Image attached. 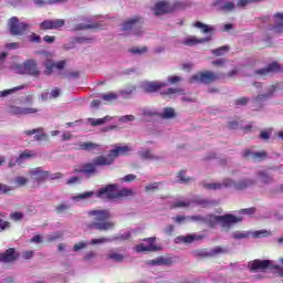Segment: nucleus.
Masks as SVG:
<instances>
[{
  "label": "nucleus",
  "instance_id": "1",
  "mask_svg": "<svg viewBox=\"0 0 283 283\" xmlns=\"http://www.w3.org/2000/svg\"><path fill=\"white\" fill-rule=\"evenodd\" d=\"M132 148L128 146H116L114 149L109 150L107 156H97L93 159L92 163H86L81 166L80 169H75L76 174H84L86 178H92V176H96L98 170L96 167H109V165H114V161L118 156H128Z\"/></svg>",
  "mask_w": 283,
  "mask_h": 283
},
{
  "label": "nucleus",
  "instance_id": "2",
  "mask_svg": "<svg viewBox=\"0 0 283 283\" xmlns=\"http://www.w3.org/2000/svg\"><path fill=\"white\" fill-rule=\"evenodd\" d=\"M87 216L93 218V221L85 224L87 231H112L116 227V222L109 221L112 212L107 209L91 210Z\"/></svg>",
  "mask_w": 283,
  "mask_h": 283
},
{
  "label": "nucleus",
  "instance_id": "3",
  "mask_svg": "<svg viewBox=\"0 0 283 283\" xmlns=\"http://www.w3.org/2000/svg\"><path fill=\"white\" fill-rule=\"evenodd\" d=\"M132 196H134V190L127 188L118 190V186L116 185H107L96 192V197L102 198L103 200H118Z\"/></svg>",
  "mask_w": 283,
  "mask_h": 283
},
{
  "label": "nucleus",
  "instance_id": "4",
  "mask_svg": "<svg viewBox=\"0 0 283 283\" xmlns=\"http://www.w3.org/2000/svg\"><path fill=\"white\" fill-rule=\"evenodd\" d=\"M30 176L35 182H45V180H59L63 178V174H52L49 170H43L42 167L34 168L30 171Z\"/></svg>",
  "mask_w": 283,
  "mask_h": 283
},
{
  "label": "nucleus",
  "instance_id": "5",
  "mask_svg": "<svg viewBox=\"0 0 283 283\" xmlns=\"http://www.w3.org/2000/svg\"><path fill=\"white\" fill-rule=\"evenodd\" d=\"M8 25L12 36H23V34H28L30 30V24L19 21L18 17H12L9 20Z\"/></svg>",
  "mask_w": 283,
  "mask_h": 283
},
{
  "label": "nucleus",
  "instance_id": "6",
  "mask_svg": "<svg viewBox=\"0 0 283 283\" xmlns=\"http://www.w3.org/2000/svg\"><path fill=\"white\" fill-rule=\"evenodd\" d=\"M220 80V75L211 71H203L192 75L189 83H202L203 85H209L210 83H216Z\"/></svg>",
  "mask_w": 283,
  "mask_h": 283
},
{
  "label": "nucleus",
  "instance_id": "7",
  "mask_svg": "<svg viewBox=\"0 0 283 283\" xmlns=\"http://www.w3.org/2000/svg\"><path fill=\"white\" fill-rule=\"evenodd\" d=\"M277 91V85L272 84L266 88L265 93L256 95L254 98H252V105L253 107H259V109H262V103H265V101H269V98H273V95Z\"/></svg>",
  "mask_w": 283,
  "mask_h": 283
},
{
  "label": "nucleus",
  "instance_id": "8",
  "mask_svg": "<svg viewBox=\"0 0 283 283\" xmlns=\"http://www.w3.org/2000/svg\"><path fill=\"white\" fill-rule=\"evenodd\" d=\"M214 222H218L222 229H231L233 224L242 222V217H237L235 214L227 213L223 216H216Z\"/></svg>",
  "mask_w": 283,
  "mask_h": 283
},
{
  "label": "nucleus",
  "instance_id": "9",
  "mask_svg": "<svg viewBox=\"0 0 283 283\" xmlns=\"http://www.w3.org/2000/svg\"><path fill=\"white\" fill-rule=\"evenodd\" d=\"M143 242H147L148 245H145V243L137 244L134 250L136 253H147V251L154 252V251H160V248L156 245V237H150L143 239Z\"/></svg>",
  "mask_w": 283,
  "mask_h": 283
},
{
  "label": "nucleus",
  "instance_id": "10",
  "mask_svg": "<svg viewBox=\"0 0 283 283\" xmlns=\"http://www.w3.org/2000/svg\"><path fill=\"white\" fill-rule=\"evenodd\" d=\"M251 273H265L271 269V260H254L249 263Z\"/></svg>",
  "mask_w": 283,
  "mask_h": 283
},
{
  "label": "nucleus",
  "instance_id": "11",
  "mask_svg": "<svg viewBox=\"0 0 283 283\" xmlns=\"http://www.w3.org/2000/svg\"><path fill=\"white\" fill-rule=\"evenodd\" d=\"M154 12L156 17H160V14H168L169 12H176V4H171L167 0H161L155 4Z\"/></svg>",
  "mask_w": 283,
  "mask_h": 283
},
{
  "label": "nucleus",
  "instance_id": "12",
  "mask_svg": "<svg viewBox=\"0 0 283 283\" xmlns=\"http://www.w3.org/2000/svg\"><path fill=\"white\" fill-rule=\"evenodd\" d=\"M19 67L21 74H29L30 76H35V78L41 74V71L36 67V62L34 60H28Z\"/></svg>",
  "mask_w": 283,
  "mask_h": 283
},
{
  "label": "nucleus",
  "instance_id": "13",
  "mask_svg": "<svg viewBox=\"0 0 283 283\" xmlns=\"http://www.w3.org/2000/svg\"><path fill=\"white\" fill-rule=\"evenodd\" d=\"M143 23H145V19H143V17H140V15H135V17L126 20L125 22H123L122 30L124 32H127L129 30H134V28H140V25H143Z\"/></svg>",
  "mask_w": 283,
  "mask_h": 283
},
{
  "label": "nucleus",
  "instance_id": "14",
  "mask_svg": "<svg viewBox=\"0 0 283 283\" xmlns=\"http://www.w3.org/2000/svg\"><path fill=\"white\" fill-rule=\"evenodd\" d=\"M269 154H266V150L251 151L250 149H247L243 151V158L253 160L254 163H262V160H266Z\"/></svg>",
  "mask_w": 283,
  "mask_h": 283
},
{
  "label": "nucleus",
  "instance_id": "15",
  "mask_svg": "<svg viewBox=\"0 0 283 283\" xmlns=\"http://www.w3.org/2000/svg\"><path fill=\"white\" fill-rule=\"evenodd\" d=\"M280 70H281L280 63L272 62L263 69L255 70L254 74H256L258 76H270V74H275L280 72Z\"/></svg>",
  "mask_w": 283,
  "mask_h": 283
},
{
  "label": "nucleus",
  "instance_id": "16",
  "mask_svg": "<svg viewBox=\"0 0 283 283\" xmlns=\"http://www.w3.org/2000/svg\"><path fill=\"white\" fill-rule=\"evenodd\" d=\"M20 258L19 252L17 249L9 248L4 252L0 253V262H4L6 264H10L11 262H17Z\"/></svg>",
  "mask_w": 283,
  "mask_h": 283
},
{
  "label": "nucleus",
  "instance_id": "17",
  "mask_svg": "<svg viewBox=\"0 0 283 283\" xmlns=\"http://www.w3.org/2000/svg\"><path fill=\"white\" fill-rule=\"evenodd\" d=\"M63 25H65V20L63 19L44 20L40 23V30H59L60 28H63Z\"/></svg>",
  "mask_w": 283,
  "mask_h": 283
},
{
  "label": "nucleus",
  "instance_id": "18",
  "mask_svg": "<svg viewBox=\"0 0 283 283\" xmlns=\"http://www.w3.org/2000/svg\"><path fill=\"white\" fill-rule=\"evenodd\" d=\"M166 85V83L160 82H145L142 87L146 94H154L155 92H160Z\"/></svg>",
  "mask_w": 283,
  "mask_h": 283
},
{
  "label": "nucleus",
  "instance_id": "19",
  "mask_svg": "<svg viewBox=\"0 0 283 283\" xmlns=\"http://www.w3.org/2000/svg\"><path fill=\"white\" fill-rule=\"evenodd\" d=\"M274 18V25L270 28L272 34H282L283 32V13H275Z\"/></svg>",
  "mask_w": 283,
  "mask_h": 283
},
{
  "label": "nucleus",
  "instance_id": "20",
  "mask_svg": "<svg viewBox=\"0 0 283 283\" xmlns=\"http://www.w3.org/2000/svg\"><path fill=\"white\" fill-rule=\"evenodd\" d=\"M211 41V36L209 38H202V39H196V36H188L186 38L182 43L184 45H187L188 48H193V45H198L200 43H209Z\"/></svg>",
  "mask_w": 283,
  "mask_h": 283
},
{
  "label": "nucleus",
  "instance_id": "21",
  "mask_svg": "<svg viewBox=\"0 0 283 283\" xmlns=\"http://www.w3.org/2000/svg\"><path fill=\"white\" fill-rule=\"evenodd\" d=\"M25 136H32L34 134H38L34 136V140L41 142V140H48V135L43 133V128H33L31 130H24Z\"/></svg>",
  "mask_w": 283,
  "mask_h": 283
},
{
  "label": "nucleus",
  "instance_id": "22",
  "mask_svg": "<svg viewBox=\"0 0 283 283\" xmlns=\"http://www.w3.org/2000/svg\"><path fill=\"white\" fill-rule=\"evenodd\" d=\"M78 147L82 149V151H98L101 149V145L92 142H82L78 144Z\"/></svg>",
  "mask_w": 283,
  "mask_h": 283
},
{
  "label": "nucleus",
  "instance_id": "23",
  "mask_svg": "<svg viewBox=\"0 0 283 283\" xmlns=\"http://www.w3.org/2000/svg\"><path fill=\"white\" fill-rule=\"evenodd\" d=\"M255 180L253 179H243L234 184V189L242 190L248 189V187H253Z\"/></svg>",
  "mask_w": 283,
  "mask_h": 283
},
{
  "label": "nucleus",
  "instance_id": "24",
  "mask_svg": "<svg viewBox=\"0 0 283 283\" xmlns=\"http://www.w3.org/2000/svg\"><path fill=\"white\" fill-rule=\"evenodd\" d=\"M36 155L32 154V150H24L22 154L19 155V157L15 159V163L18 165H21V163H23V160L28 159V158H35Z\"/></svg>",
  "mask_w": 283,
  "mask_h": 283
},
{
  "label": "nucleus",
  "instance_id": "25",
  "mask_svg": "<svg viewBox=\"0 0 283 283\" xmlns=\"http://www.w3.org/2000/svg\"><path fill=\"white\" fill-rule=\"evenodd\" d=\"M72 209V205L67 201H62L55 207L56 213H65V211H70Z\"/></svg>",
  "mask_w": 283,
  "mask_h": 283
},
{
  "label": "nucleus",
  "instance_id": "26",
  "mask_svg": "<svg viewBox=\"0 0 283 283\" xmlns=\"http://www.w3.org/2000/svg\"><path fill=\"white\" fill-rule=\"evenodd\" d=\"M160 185H163L161 181H157V182H150L148 185H146L145 187V191L146 193H154L156 191H158V189H160Z\"/></svg>",
  "mask_w": 283,
  "mask_h": 283
},
{
  "label": "nucleus",
  "instance_id": "27",
  "mask_svg": "<svg viewBox=\"0 0 283 283\" xmlns=\"http://www.w3.org/2000/svg\"><path fill=\"white\" fill-rule=\"evenodd\" d=\"M203 189H208L209 191H220L222 189V184L212 182V184H202Z\"/></svg>",
  "mask_w": 283,
  "mask_h": 283
},
{
  "label": "nucleus",
  "instance_id": "28",
  "mask_svg": "<svg viewBox=\"0 0 283 283\" xmlns=\"http://www.w3.org/2000/svg\"><path fill=\"white\" fill-rule=\"evenodd\" d=\"M44 67H45L44 74L50 76V74L54 72V67H56V63H54L52 60H46L44 62Z\"/></svg>",
  "mask_w": 283,
  "mask_h": 283
},
{
  "label": "nucleus",
  "instance_id": "29",
  "mask_svg": "<svg viewBox=\"0 0 283 283\" xmlns=\"http://www.w3.org/2000/svg\"><path fill=\"white\" fill-rule=\"evenodd\" d=\"M160 94L163 96H171L174 94H185L184 88H167L166 91H161Z\"/></svg>",
  "mask_w": 283,
  "mask_h": 283
},
{
  "label": "nucleus",
  "instance_id": "30",
  "mask_svg": "<svg viewBox=\"0 0 283 283\" xmlns=\"http://www.w3.org/2000/svg\"><path fill=\"white\" fill-rule=\"evenodd\" d=\"M193 25L195 28H199L203 34H208V32H213L214 30L213 27H209L200 21H197Z\"/></svg>",
  "mask_w": 283,
  "mask_h": 283
},
{
  "label": "nucleus",
  "instance_id": "31",
  "mask_svg": "<svg viewBox=\"0 0 283 283\" xmlns=\"http://www.w3.org/2000/svg\"><path fill=\"white\" fill-rule=\"evenodd\" d=\"M227 52H229V46L223 45L218 49H213L211 51V54H213V56H224V54H227Z\"/></svg>",
  "mask_w": 283,
  "mask_h": 283
},
{
  "label": "nucleus",
  "instance_id": "32",
  "mask_svg": "<svg viewBox=\"0 0 283 283\" xmlns=\"http://www.w3.org/2000/svg\"><path fill=\"white\" fill-rule=\"evenodd\" d=\"M159 266H171L174 264V258L171 256H158Z\"/></svg>",
  "mask_w": 283,
  "mask_h": 283
},
{
  "label": "nucleus",
  "instance_id": "33",
  "mask_svg": "<svg viewBox=\"0 0 283 283\" xmlns=\"http://www.w3.org/2000/svg\"><path fill=\"white\" fill-rule=\"evenodd\" d=\"M259 178H261V182L264 185H269V182H273V178L266 174V171H259L258 172Z\"/></svg>",
  "mask_w": 283,
  "mask_h": 283
},
{
  "label": "nucleus",
  "instance_id": "34",
  "mask_svg": "<svg viewBox=\"0 0 283 283\" xmlns=\"http://www.w3.org/2000/svg\"><path fill=\"white\" fill-rule=\"evenodd\" d=\"M140 158H143L144 160H154L156 158V156H154V154H151V150L146 149V150H142L139 153Z\"/></svg>",
  "mask_w": 283,
  "mask_h": 283
},
{
  "label": "nucleus",
  "instance_id": "35",
  "mask_svg": "<svg viewBox=\"0 0 283 283\" xmlns=\"http://www.w3.org/2000/svg\"><path fill=\"white\" fill-rule=\"evenodd\" d=\"M219 10H221V12H232V10H235V3L226 2L223 6L219 7Z\"/></svg>",
  "mask_w": 283,
  "mask_h": 283
},
{
  "label": "nucleus",
  "instance_id": "36",
  "mask_svg": "<svg viewBox=\"0 0 283 283\" xmlns=\"http://www.w3.org/2000/svg\"><path fill=\"white\" fill-rule=\"evenodd\" d=\"M174 116H176V111L171 107L165 108L161 114V118H174Z\"/></svg>",
  "mask_w": 283,
  "mask_h": 283
},
{
  "label": "nucleus",
  "instance_id": "37",
  "mask_svg": "<svg viewBox=\"0 0 283 283\" xmlns=\"http://www.w3.org/2000/svg\"><path fill=\"white\" fill-rule=\"evenodd\" d=\"M251 98L249 97H239L234 101L235 107H244V105H249Z\"/></svg>",
  "mask_w": 283,
  "mask_h": 283
},
{
  "label": "nucleus",
  "instance_id": "38",
  "mask_svg": "<svg viewBox=\"0 0 283 283\" xmlns=\"http://www.w3.org/2000/svg\"><path fill=\"white\" fill-rule=\"evenodd\" d=\"M3 218H6V213H0V231H6V229H10V222L4 221Z\"/></svg>",
  "mask_w": 283,
  "mask_h": 283
},
{
  "label": "nucleus",
  "instance_id": "39",
  "mask_svg": "<svg viewBox=\"0 0 283 283\" xmlns=\"http://www.w3.org/2000/svg\"><path fill=\"white\" fill-rule=\"evenodd\" d=\"M195 255L196 258H211V251H208L207 249L196 250Z\"/></svg>",
  "mask_w": 283,
  "mask_h": 283
},
{
  "label": "nucleus",
  "instance_id": "40",
  "mask_svg": "<svg viewBox=\"0 0 283 283\" xmlns=\"http://www.w3.org/2000/svg\"><path fill=\"white\" fill-rule=\"evenodd\" d=\"M187 171L181 170L178 172L177 178L179 179V182H182L187 185V182H190L191 177H186Z\"/></svg>",
  "mask_w": 283,
  "mask_h": 283
},
{
  "label": "nucleus",
  "instance_id": "41",
  "mask_svg": "<svg viewBox=\"0 0 283 283\" xmlns=\"http://www.w3.org/2000/svg\"><path fill=\"white\" fill-rule=\"evenodd\" d=\"M107 258L108 260H114V262H123L125 260V255L119 253H111Z\"/></svg>",
  "mask_w": 283,
  "mask_h": 283
},
{
  "label": "nucleus",
  "instance_id": "42",
  "mask_svg": "<svg viewBox=\"0 0 283 283\" xmlns=\"http://www.w3.org/2000/svg\"><path fill=\"white\" fill-rule=\"evenodd\" d=\"M92 196H94V191H86L73 197V200H85L87 198H92Z\"/></svg>",
  "mask_w": 283,
  "mask_h": 283
},
{
  "label": "nucleus",
  "instance_id": "43",
  "mask_svg": "<svg viewBox=\"0 0 283 283\" xmlns=\"http://www.w3.org/2000/svg\"><path fill=\"white\" fill-rule=\"evenodd\" d=\"M19 90H23V86H19V87L1 91L0 92V97L10 96V94H14V92H17Z\"/></svg>",
  "mask_w": 283,
  "mask_h": 283
},
{
  "label": "nucleus",
  "instance_id": "44",
  "mask_svg": "<svg viewBox=\"0 0 283 283\" xmlns=\"http://www.w3.org/2000/svg\"><path fill=\"white\" fill-rule=\"evenodd\" d=\"M132 239V232L128 231L124 234H119L117 237H114L112 238V242L116 241V240H122V241H125V240H130Z\"/></svg>",
  "mask_w": 283,
  "mask_h": 283
},
{
  "label": "nucleus",
  "instance_id": "45",
  "mask_svg": "<svg viewBox=\"0 0 283 283\" xmlns=\"http://www.w3.org/2000/svg\"><path fill=\"white\" fill-rule=\"evenodd\" d=\"M220 253H228V251H227V249H224L220 245L216 247L214 249H212L210 251L211 258H213V255H220Z\"/></svg>",
  "mask_w": 283,
  "mask_h": 283
},
{
  "label": "nucleus",
  "instance_id": "46",
  "mask_svg": "<svg viewBox=\"0 0 283 283\" xmlns=\"http://www.w3.org/2000/svg\"><path fill=\"white\" fill-rule=\"evenodd\" d=\"M191 207V201H177L172 205V209Z\"/></svg>",
  "mask_w": 283,
  "mask_h": 283
},
{
  "label": "nucleus",
  "instance_id": "47",
  "mask_svg": "<svg viewBox=\"0 0 283 283\" xmlns=\"http://www.w3.org/2000/svg\"><path fill=\"white\" fill-rule=\"evenodd\" d=\"M98 24H87V25H85V24H83V23H80V24H77V27H76V30H90V29H94V30H98Z\"/></svg>",
  "mask_w": 283,
  "mask_h": 283
},
{
  "label": "nucleus",
  "instance_id": "48",
  "mask_svg": "<svg viewBox=\"0 0 283 283\" xmlns=\"http://www.w3.org/2000/svg\"><path fill=\"white\" fill-rule=\"evenodd\" d=\"M109 120V117L98 118V119H92L91 125L93 127H98V125H105V122Z\"/></svg>",
  "mask_w": 283,
  "mask_h": 283
},
{
  "label": "nucleus",
  "instance_id": "49",
  "mask_svg": "<svg viewBox=\"0 0 283 283\" xmlns=\"http://www.w3.org/2000/svg\"><path fill=\"white\" fill-rule=\"evenodd\" d=\"M221 185H222V189H229L230 187L235 188V181L229 178L223 179V182Z\"/></svg>",
  "mask_w": 283,
  "mask_h": 283
},
{
  "label": "nucleus",
  "instance_id": "50",
  "mask_svg": "<svg viewBox=\"0 0 283 283\" xmlns=\"http://www.w3.org/2000/svg\"><path fill=\"white\" fill-rule=\"evenodd\" d=\"M253 238H266L269 235H271V232L266 231V230H259L253 232Z\"/></svg>",
  "mask_w": 283,
  "mask_h": 283
},
{
  "label": "nucleus",
  "instance_id": "51",
  "mask_svg": "<svg viewBox=\"0 0 283 283\" xmlns=\"http://www.w3.org/2000/svg\"><path fill=\"white\" fill-rule=\"evenodd\" d=\"M10 113L14 114L15 116H23V107L11 106L10 107Z\"/></svg>",
  "mask_w": 283,
  "mask_h": 283
},
{
  "label": "nucleus",
  "instance_id": "52",
  "mask_svg": "<svg viewBox=\"0 0 283 283\" xmlns=\"http://www.w3.org/2000/svg\"><path fill=\"white\" fill-rule=\"evenodd\" d=\"M105 242H112V239L102 237L99 239L91 240V244H105Z\"/></svg>",
  "mask_w": 283,
  "mask_h": 283
},
{
  "label": "nucleus",
  "instance_id": "53",
  "mask_svg": "<svg viewBox=\"0 0 283 283\" xmlns=\"http://www.w3.org/2000/svg\"><path fill=\"white\" fill-rule=\"evenodd\" d=\"M103 101H108L109 103H112V101H116V98H118V95H116L115 93H106L104 95H102Z\"/></svg>",
  "mask_w": 283,
  "mask_h": 283
},
{
  "label": "nucleus",
  "instance_id": "54",
  "mask_svg": "<svg viewBox=\"0 0 283 283\" xmlns=\"http://www.w3.org/2000/svg\"><path fill=\"white\" fill-rule=\"evenodd\" d=\"M227 63V59H218L211 62V65L214 67H223L224 64Z\"/></svg>",
  "mask_w": 283,
  "mask_h": 283
},
{
  "label": "nucleus",
  "instance_id": "55",
  "mask_svg": "<svg viewBox=\"0 0 283 283\" xmlns=\"http://www.w3.org/2000/svg\"><path fill=\"white\" fill-rule=\"evenodd\" d=\"M10 218L14 221V222H19L20 220H23V212H12L10 214Z\"/></svg>",
  "mask_w": 283,
  "mask_h": 283
},
{
  "label": "nucleus",
  "instance_id": "56",
  "mask_svg": "<svg viewBox=\"0 0 283 283\" xmlns=\"http://www.w3.org/2000/svg\"><path fill=\"white\" fill-rule=\"evenodd\" d=\"M181 242H185L186 244H191L196 240V235L189 234L187 237H180Z\"/></svg>",
  "mask_w": 283,
  "mask_h": 283
},
{
  "label": "nucleus",
  "instance_id": "57",
  "mask_svg": "<svg viewBox=\"0 0 283 283\" xmlns=\"http://www.w3.org/2000/svg\"><path fill=\"white\" fill-rule=\"evenodd\" d=\"M15 182L19 187H24V185H28V178L25 177H17Z\"/></svg>",
  "mask_w": 283,
  "mask_h": 283
},
{
  "label": "nucleus",
  "instance_id": "58",
  "mask_svg": "<svg viewBox=\"0 0 283 283\" xmlns=\"http://www.w3.org/2000/svg\"><path fill=\"white\" fill-rule=\"evenodd\" d=\"M136 180V175L129 174L122 178V182H134Z\"/></svg>",
  "mask_w": 283,
  "mask_h": 283
},
{
  "label": "nucleus",
  "instance_id": "59",
  "mask_svg": "<svg viewBox=\"0 0 283 283\" xmlns=\"http://www.w3.org/2000/svg\"><path fill=\"white\" fill-rule=\"evenodd\" d=\"M130 52L133 54H145V52H147V48L146 46L135 48V49H132Z\"/></svg>",
  "mask_w": 283,
  "mask_h": 283
},
{
  "label": "nucleus",
  "instance_id": "60",
  "mask_svg": "<svg viewBox=\"0 0 283 283\" xmlns=\"http://www.w3.org/2000/svg\"><path fill=\"white\" fill-rule=\"evenodd\" d=\"M189 220H192L193 222H207V218L202 217V216H192V217H188Z\"/></svg>",
  "mask_w": 283,
  "mask_h": 283
},
{
  "label": "nucleus",
  "instance_id": "61",
  "mask_svg": "<svg viewBox=\"0 0 283 283\" xmlns=\"http://www.w3.org/2000/svg\"><path fill=\"white\" fill-rule=\"evenodd\" d=\"M31 43H41V35H38L36 33H32L29 38Z\"/></svg>",
  "mask_w": 283,
  "mask_h": 283
},
{
  "label": "nucleus",
  "instance_id": "62",
  "mask_svg": "<svg viewBox=\"0 0 283 283\" xmlns=\"http://www.w3.org/2000/svg\"><path fill=\"white\" fill-rule=\"evenodd\" d=\"M36 112H39V109L33 108V107H23V116L28 115V114H36Z\"/></svg>",
  "mask_w": 283,
  "mask_h": 283
},
{
  "label": "nucleus",
  "instance_id": "63",
  "mask_svg": "<svg viewBox=\"0 0 283 283\" xmlns=\"http://www.w3.org/2000/svg\"><path fill=\"white\" fill-rule=\"evenodd\" d=\"M76 182H81V177L73 176L67 179L66 185H76Z\"/></svg>",
  "mask_w": 283,
  "mask_h": 283
},
{
  "label": "nucleus",
  "instance_id": "64",
  "mask_svg": "<svg viewBox=\"0 0 283 283\" xmlns=\"http://www.w3.org/2000/svg\"><path fill=\"white\" fill-rule=\"evenodd\" d=\"M9 191H12L10 186L6 184H0V193H8Z\"/></svg>",
  "mask_w": 283,
  "mask_h": 283
}]
</instances>
